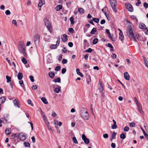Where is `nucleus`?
<instances>
[{
  "mask_svg": "<svg viewBox=\"0 0 148 148\" xmlns=\"http://www.w3.org/2000/svg\"><path fill=\"white\" fill-rule=\"evenodd\" d=\"M126 8L127 10L130 12H132L133 11V8L131 4L129 3L125 4Z\"/></svg>",
  "mask_w": 148,
  "mask_h": 148,
  "instance_id": "7",
  "label": "nucleus"
},
{
  "mask_svg": "<svg viewBox=\"0 0 148 148\" xmlns=\"http://www.w3.org/2000/svg\"><path fill=\"white\" fill-rule=\"evenodd\" d=\"M5 133L6 135H9L11 133L10 129H9V128H7L5 131Z\"/></svg>",
  "mask_w": 148,
  "mask_h": 148,
  "instance_id": "27",
  "label": "nucleus"
},
{
  "mask_svg": "<svg viewBox=\"0 0 148 148\" xmlns=\"http://www.w3.org/2000/svg\"><path fill=\"white\" fill-rule=\"evenodd\" d=\"M119 39L121 41L123 40L124 38L123 33H119Z\"/></svg>",
  "mask_w": 148,
  "mask_h": 148,
  "instance_id": "20",
  "label": "nucleus"
},
{
  "mask_svg": "<svg viewBox=\"0 0 148 148\" xmlns=\"http://www.w3.org/2000/svg\"><path fill=\"white\" fill-rule=\"evenodd\" d=\"M12 23L13 24H14L16 26H17V22L15 20H13Z\"/></svg>",
  "mask_w": 148,
  "mask_h": 148,
  "instance_id": "58",
  "label": "nucleus"
},
{
  "mask_svg": "<svg viewBox=\"0 0 148 148\" xmlns=\"http://www.w3.org/2000/svg\"><path fill=\"white\" fill-rule=\"evenodd\" d=\"M106 32L108 35V36H109V35H110L111 34L110 33V31L108 29H106Z\"/></svg>",
  "mask_w": 148,
  "mask_h": 148,
  "instance_id": "53",
  "label": "nucleus"
},
{
  "mask_svg": "<svg viewBox=\"0 0 148 148\" xmlns=\"http://www.w3.org/2000/svg\"><path fill=\"white\" fill-rule=\"evenodd\" d=\"M129 125L131 127H135V124L134 122L130 123Z\"/></svg>",
  "mask_w": 148,
  "mask_h": 148,
  "instance_id": "46",
  "label": "nucleus"
},
{
  "mask_svg": "<svg viewBox=\"0 0 148 148\" xmlns=\"http://www.w3.org/2000/svg\"><path fill=\"white\" fill-rule=\"evenodd\" d=\"M127 21L130 23V25L128 26L126 31L127 34L129 37L130 36H133L134 35L133 32L134 30V27L133 24L130 22L129 21Z\"/></svg>",
  "mask_w": 148,
  "mask_h": 148,
  "instance_id": "1",
  "label": "nucleus"
},
{
  "mask_svg": "<svg viewBox=\"0 0 148 148\" xmlns=\"http://www.w3.org/2000/svg\"><path fill=\"white\" fill-rule=\"evenodd\" d=\"M62 62L63 64H66L67 62V60L66 59H63L62 60Z\"/></svg>",
  "mask_w": 148,
  "mask_h": 148,
  "instance_id": "57",
  "label": "nucleus"
},
{
  "mask_svg": "<svg viewBox=\"0 0 148 148\" xmlns=\"http://www.w3.org/2000/svg\"><path fill=\"white\" fill-rule=\"evenodd\" d=\"M57 40L56 42V44L57 45H58V46L60 44V37H58L57 38Z\"/></svg>",
  "mask_w": 148,
  "mask_h": 148,
  "instance_id": "52",
  "label": "nucleus"
},
{
  "mask_svg": "<svg viewBox=\"0 0 148 148\" xmlns=\"http://www.w3.org/2000/svg\"><path fill=\"white\" fill-rule=\"evenodd\" d=\"M69 32L72 33H73L74 32V30L72 28L70 27L69 28Z\"/></svg>",
  "mask_w": 148,
  "mask_h": 148,
  "instance_id": "40",
  "label": "nucleus"
},
{
  "mask_svg": "<svg viewBox=\"0 0 148 148\" xmlns=\"http://www.w3.org/2000/svg\"><path fill=\"white\" fill-rule=\"evenodd\" d=\"M29 78L30 79L31 81L32 82H34V80L33 76L30 75L29 76Z\"/></svg>",
  "mask_w": 148,
  "mask_h": 148,
  "instance_id": "49",
  "label": "nucleus"
},
{
  "mask_svg": "<svg viewBox=\"0 0 148 148\" xmlns=\"http://www.w3.org/2000/svg\"><path fill=\"white\" fill-rule=\"evenodd\" d=\"M5 13L7 15H10L11 14V12L9 10H7L5 11Z\"/></svg>",
  "mask_w": 148,
  "mask_h": 148,
  "instance_id": "47",
  "label": "nucleus"
},
{
  "mask_svg": "<svg viewBox=\"0 0 148 148\" xmlns=\"http://www.w3.org/2000/svg\"><path fill=\"white\" fill-rule=\"evenodd\" d=\"M129 128L127 126H125L123 129V131L125 132H127L129 131Z\"/></svg>",
  "mask_w": 148,
  "mask_h": 148,
  "instance_id": "41",
  "label": "nucleus"
},
{
  "mask_svg": "<svg viewBox=\"0 0 148 148\" xmlns=\"http://www.w3.org/2000/svg\"><path fill=\"white\" fill-rule=\"evenodd\" d=\"M109 1L113 11L115 13H116L118 12L116 8V6L117 4L116 0H109Z\"/></svg>",
  "mask_w": 148,
  "mask_h": 148,
  "instance_id": "3",
  "label": "nucleus"
},
{
  "mask_svg": "<svg viewBox=\"0 0 148 148\" xmlns=\"http://www.w3.org/2000/svg\"><path fill=\"white\" fill-rule=\"evenodd\" d=\"M105 22V20L104 19H102L100 23L101 24H104Z\"/></svg>",
  "mask_w": 148,
  "mask_h": 148,
  "instance_id": "64",
  "label": "nucleus"
},
{
  "mask_svg": "<svg viewBox=\"0 0 148 148\" xmlns=\"http://www.w3.org/2000/svg\"><path fill=\"white\" fill-rule=\"evenodd\" d=\"M61 87L58 86V88H56L54 89V92L57 93H58L60 90Z\"/></svg>",
  "mask_w": 148,
  "mask_h": 148,
  "instance_id": "25",
  "label": "nucleus"
},
{
  "mask_svg": "<svg viewBox=\"0 0 148 148\" xmlns=\"http://www.w3.org/2000/svg\"><path fill=\"white\" fill-rule=\"evenodd\" d=\"M66 71V69L65 68H63L62 70L61 73L64 74L65 73Z\"/></svg>",
  "mask_w": 148,
  "mask_h": 148,
  "instance_id": "55",
  "label": "nucleus"
},
{
  "mask_svg": "<svg viewBox=\"0 0 148 148\" xmlns=\"http://www.w3.org/2000/svg\"><path fill=\"white\" fill-rule=\"evenodd\" d=\"M6 77V79L7 80V83H9V82H11V78L10 77L7 75Z\"/></svg>",
  "mask_w": 148,
  "mask_h": 148,
  "instance_id": "34",
  "label": "nucleus"
},
{
  "mask_svg": "<svg viewBox=\"0 0 148 148\" xmlns=\"http://www.w3.org/2000/svg\"><path fill=\"white\" fill-rule=\"evenodd\" d=\"M82 138L85 144H88L89 143L90 140L89 139L86 138L84 134H83L82 135Z\"/></svg>",
  "mask_w": 148,
  "mask_h": 148,
  "instance_id": "8",
  "label": "nucleus"
},
{
  "mask_svg": "<svg viewBox=\"0 0 148 148\" xmlns=\"http://www.w3.org/2000/svg\"><path fill=\"white\" fill-rule=\"evenodd\" d=\"M18 138L21 140L24 141L26 138L25 134L20 133L18 135Z\"/></svg>",
  "mask_w": 148,
  "mask_h": 148,
  "instance_id": "6",
  "label": "nucleus"
},
{
  "mask_svg": "<svg viewBox=\"0 0 148 148\" xmlns=\"http://www.w3.org/2000/svg\"><path fill=\"white\" fill-rule=\"evenodd\" d=\"M45 25L47 27V29L50 32H52L51 27V24H50L49 21L47 19H46L45 20Z\"/></svg>",
  "mask_w": 148,
  "mask_h": 148,
  "instance_id": "5",
  "label": "nucleus"
},
{
  "mask_svg": "<svg viewBox=\"0 0 148 148\" xmlns=\"http://www.w3.org/2000/svg\"><path fill=\"white\" fill-rule=\"evenodd\" d=\"M67 35L65 34H63L62 36L61 39L63 42H65L67 41L68 40V38H67Z\"/></svg>",
  "mask_w": 148,
  "mask_h": 148,
  "instance_id": "11",
  "label": "nucleus"
},
{
  "mask_svg": "<svg viewBox=\"0 0 148 148\" xmlns=\"http://www.w3.org/2000/svg\"><path fill=\"white\" fill-rule=\"evenodd\" d=\"M113 122L114 123L112 125V128L113 129H116L117 127V126L116 124V122L115 121V120L114 119H113L112 120Z\"/></svg>",
  "mask_w": 148,
  "mask_h": 148,
  "instance_id": "15",
  "label": "nucleus"
},
{
  "mask_svg": "<svg viewBox=\"0 0 148 148\" xmlns=\"http://www.w3.org/2000/svg\"><path fill=\"white\" fill-rule=\"evenodd\" d=\"M120 137L121 138L124 139L126 138V136L125 134H121L120 135Z\"/></svg>",
  "mask_w": 148,
  "mask_h": 148,
  "instance_id": "45",
  "label": "nucleus"
},
{
  "mask_svg": "<svg viewBox=\"0 0 148 148\" xmlns=\"http://www.w3.org/2000/svg\"><path fill=\"white\" fill-rule=\"evenodd\" d=\"M107 46L110 48V51L113 50V47L111 44L110 43H108Z\"/></svg>",
  "mask_w": 148,
  "mask_h": 148,
  "instance_id": "31",
  "label": "nucleus"
},
{
  "mask_svg": "<svg viewBox=\"0 0 148 148\" xmlns=\"http://www.w3.org/2000/svg\"><path fill=\"white\" fill-rule=\"evenodd\" d=\"M129 38H130L131 40H133L134 41L136 42L137 41L136 38L134 35H133V36L129 37Z\"/></svg>",
  "mask_w": 148,
  "mask_h": 148,
  "instance_id": "37",
  "label": "nucleus"
},
{
  "mask_svg": "<svg viewBox=\"0 0 148 148\" xmlns=\"http://www.w3.org/2000/svg\"><path fill=\"white\" fill-rule=\"evenodd\" d=\"M24 144L25 147H29L30 146V144L27 142H24Z\"/></svg>",
  "mask_w": 148,
  "mask_h": 148,
  "instance_id": "36",
  "label": "nucleus"
},
{
  "mask_svg": "<svg viewBox=\"0 0 148 148\" xmlns=\"http://www.w3.org/2000/svg\"><path fill=\"white\" fill-rule=\"evenodd\" d=\"M143 6L145 8H147L148 7V4L146 3H144L143 4Z\"/></svg>",
  "mask_w": 148,
  "mask_h": 148,
  "instance_id": "61",
  "label": "nucleus"
},
{
  "mask_svg": "<svg viewBox=\"0 0 148 148\" xmlns=\"http://www.w3.org/2000/svg\"><path fill=\"white\" fill-rule=\"evenodd\" d=\"M27 103L28 104H30L32 106H33L34 105L32 103H31V101L30 99H28L27 100Z\"/></svg>",
  "mask_w": 148,
  "mask_h": 148,
  "instance_id": "56",
  "label": "nucleus"
},
{
  "mask_svg": "<svg viewBox=\"0 0 148 148\" xmlns=\"http://www.w3.org/2000/svg\"><path fill=\"white\" fill-rule=\"evenodd\" d=\"M58 46V45L57 44L51 45L50 47L51 49H55L57 48Z\"/></svg>",
  "mask_w": 148,
  "mask_h": 148,
  "instance_id": "33",
  "label": "nucleus"
},
{
  "mask_svg": "<svg viewBox=\"0 0 148 148\" xmlns=\"http://www.w3.org/2000/svg\"><path fill=\"white\" fill-rule=\"evenodd\" d=\"M116 133L115 132H114L113 133L112 135V139H114L115 138L116 135Z\"/></svg>",
  "mask_w": 148,
  "mask_h": 148,
  "instance_id": "51",
  "label": "nucleus"
},
{
  "mask_svg": "<svg viewBox=\"0 0 148 148\" xmlns=\"http://www.w3.org/2000/svg\"><path fill=\"white\" fill-rule=\"evenodd\" d=\"M141 129L143 132V133L144 134V136L146 137L148 139V134L146 133L145 130L142 128H141Z\"/></svg>",
  "mask_w": 148,
  "mask_h": 148,
  "instance_id": "42",
  "label": "nucleus"
},
{
  "mask_svg": "<svg viewBox=\"0 0 148 148\" xmlns=\"http://www.w3.org/2000/svg\"><path fill=\"white\" fill-rule=\"evenodd\" d=\"M53 82L55 83L58 82L60 83L61 82V79L60 77H58L56 79H54L53 81Z\"/></svg>",
  "mask_w": 148,
  "mask_h": 148,
  "instance_id": "28",
  "label": "nucleus"
},
{
  "mask_svg": "<svg viewBox=\"0 0 148 148\" xmlns=\"http://www.w3.org/2000/svg\"><path fill=\"white\" fill-rule=\"evenodd\" d=\"M19 84L23 88L25 91H26V89L25 87L23 84V80L20 81L19 82Z\"/></svg>",
  "mask_w": 148,
  "mask_h": 148,
  "instance_id": "18",
  "label": "nucleus"
},
{
  "mask_svg": "<svg viewBox=\"0 0 148 148\" xmlns=\"http://www.w3.org/2000/svg\"><path fill=\"white\" fill-rule=\"evenodd\" d=\"M43 118L44 120V121L46 123V124L47 125V126L48 127L49 126V123L48 121V119H47V116L45 115H43Z\"/></svg>",
  "mask_w": 148,
  "mask_h": 148,
  "instance_id": "12",
  "label": "nucleus"
},
{
  "mask_svg": "<svg viewBox=\"0 0 148 148\" xmlns=\"http://www.w3.org/2000/svg\"><path fill=\"white\" fill-rule=\"evenodd\" d=\"M76 71L77 72V75H79L82 77H83V75L80 72V70L79 69H77L76 70Z\"/></svg>",
  "mask_w": 148,
  "mask_h": 148,
  "instance_id": "22",
  "label": "nucleus"
},
{
  "mask_svg": "<svg viewBox=\"0 0 148 148\" xmlns=\"http://www.w3.org/2000/svg\"><path fill=\"white\" fill-rule=\"evenodd\" d=\"M13 101L14 106L17 107L18 108H20V106L19 105L20 102L18 99H15Z\"/></svg>",
  "mask_w": 148,
  "mask_h": 148,
  "instance_id": "9",
  "label": "nucleus"
},
{
  "mask_svg": "<svg viewBox=\"0 0 148 148\" xmlns=\"http://www.w3.org/2000/svg\"><path fill=\"white\" fill-rule=\"evenodd\" d=\"M5 120V119L3 118H1L0 119V123H3V121Z\"/></svg>",
  "mask_w": 148,
  "mask_h": 148,
  "instance_id": "60",
  "label": "nucleus"
},
{
  "mask_svg": "<svg viewBox=\"0 0 148 148\" xmlns=\"http://www.w3.org/2000/svg\"><path fill=\"white\" fill-rule=\"evenodd\" d=\"M22 61L24 64H26L27 62V60L25 58H23L22 59Z\"/></svg>",
  "mask_w": 148,
  "mask_h": 148,
  "instance_id": "44",
  "label": "nucleus"
},
{
  "mask_svg": "<svg viewBox=\"0 0 148 148\" xmlns=\"http://www.w3.org/2000/svg\"><path fill=\"white\" fill-rule=\"evenodd\" d=\"M130 18L132 19H135L137 22H138V20L137 18L136 17V16L134 15H132L131 16Z\"/></svg>",
  "mask_w": 148,
  "mask_h": 148,
  "instance_id": "54",
  "label": "nucleus"
},
{
  "mask_svg": "<svg viewBox=\"0 0 148 148\" xmlns=\"http://www.w3.org/2000/svg\"><path fill=\"white\" fill-rule=\"evenodd\" d=\"M40 37V35L38 34H35L34 35V41L36 45V43L39 44Z\"/></svg>",
  "mask_w": 148,
  "mask_h": 148,
  "instance_id": "4",
  "label": "nucleus"
},
{
  "mask_svg": "<svg viewBox=\"0 0 148 148\" xmlns=\"http://www.w3.org/2000/svg\"><path fill=\"white\" fill-rule=\"evenodd\" d=\"M71 24H74V18L73 17H71L70 18Z\"/></svg>",
  "mask_w": 148,
  "mask_h": 148,
  "instance_id": "38",
  "label": "nucleus"
},
{
  "mask_svg": "<svg viewBox=\"0 0 148 148\" xmlns=\"http://www.w3.org/2000/svg\"><path fill=\"white\" fill-rule=\"evenodd\" d=\"M41 100L45 104H47L48 103V102L47 99L45 97H42L41 98Z\"/></svg>",
  "mask_w": 148,
  "mask_h": 148,
  "instance_id": "24",
  "label": "nucleus"
},
{
  "mask_svg": "<svg viewBox=\"0 0 148 148\" xmlns=\"http://www.w3.org/2000/svg\"><path fill=\"white\" fill-rule=\"evenodd\" d=\"M6 100V97L5 96L2 97L0 98V105L3 103Z\"/></svg>",
  "mask_w": 148,
  "mask_h": 148,
  "instance_id": "16",
  "label": "nucleus"
},
{
  "mask_svg": "<svg viewBox=\"0 0 148 148\" xmlns=\"http://www.w3.org/2000/svg\"><path fill=\"white\" fill-rule=\"evenodd\" d=\"M98 40L97 38H95L94 39L93 41V44H96L98 42Z\"/></svg>",
  "mask_w": 148,
  "mask_h": 148,
  "instance_id": "39",
  "label": "nucleus"
},
{
  "mask_svg": "<svg viewBox=\"0 0 148 148\" xmlns=\"http://www.w3.org/2000/svg\"><path fill=\"white\" fill-rule=\"evenodd\" d=\"M97 29L95 27H94L92 29L91 31L90 32V34H94L95 32H96Z\"/></svg>",
  "mask_w": 148,
  "mask_h": 148,
  "instance_id": "30",
  "label": "nucleus"
},
{
  "mask_svg": "<svg viewBox=\"0 0 148 148\" xmlns=\"http://www.w3.org/2000/svg\"><path fill=\"white\" fill-rule=\"evenodd\" d=\"M62 8V6L60 5H57L56 8V10L57 11H58Z\"/></svg>",
  "mask_w": 148,
  "mask_h": 148,
  "instance_id": "26",
  "label": "nucleus"
},
{
  "mask_svg": "<svg viewBox=\"0 0 148 148\" xmlns=\"http://www.w3.org/2000/svg\"><path fill=\"white\" fill-rule=\"evenodd\" d=\"M139 27L143 30H146L147 29L146 26L145 24L143 23H141L139 25Z\"/></svg>",
  "mask_w": 148,
  "mask_h": 148,
  "instance_id": "13",
  "label": "nucleus"
},
{
  "mask_svg": "<svg viewBox=\"0 0 148 148\" xmlns=\"http://www.w3.org/2000/svg\"><path fill=\"white\" fill-rule=\"evenodd\" d=\"M60 69L61 67L60 66H58L55 68V71H58L60 70Z\"/></svg>",
  "mask_w": 148,
  "mask_h": 148,
  "instance_id": "50",
  "label": "nucleus"
},
{
  "mask_svg": "<svg viewBox=\"0 0 148 148\" xmlns=\"http://www.w3.org/2000/svg\"><path fill=\"white\" fill-rule=\"evenodd\" d=\"M81 115L83 119L88 120L89 118V115L88 112L86 109L83 108L81 111Z\"/></svg>",
  "mask_w": 148,
  "mask_h": 148,
  "instance_id": "2",
  "label": "nucleus"
},
{
  "mask_svg": "<svg viewBox=\"0 0 148 148\" xmlns=\"http://www.w3.org/2000/svg\"><path fill=\"white\" fill-rule=\"evenodd\" d=\"M111 147L112 148H115L116 147V145L115 143H112L111 144Z\"/></svg>",
  "mask_w": 148,
  "mask_h": 148,
  "instance_id": "63",
  "label": "nucleus"
},
{
  "mask_svg": "<svg viewBox=\"0 0 148 148\" xmlns=\"http://www.w3.org/2000/svg\"><path fill=\"white\" fill-rule=\"evenodd\" d=\"M73 44L72 42H70L68 43V45L70 47H72L73 46Z\"/></svg>",
  "mask_w": 148,
  "mask_h": 148,
  "instance_id": "62",
  "label": "nucleus"
},
{
  "mask_svg": "<svg viewBox=\"0 0 148 148\" xmlns=\"http://www.w3.org/2000/svg\"><path fill=\"white\" fill-rule=\"evenodd\" d=\"M23 77V74L21 73H19L18 75V78L19 80H21Z\"/></svg>",
  "mask_w": 148,
  "mask_h": 148,
  "instance_id": "23",
  "label": "nucleus"
},
{
  "mask_svg": "<svg viewBox=\"0 0 148 148\" xmlns=\"http://www.w3.org/2000/svg\"><path fill=\"white\" fill-rule=\"evenodd\" d=\"M124 77L125 79L128 80L129 81L130 80V76L128 73L127 72H125L124 73Z\"/></svg>",
  "mask_w": 148,
  "mask_h": 148,
  "instance_id": "14",
  "label": "nucleus"
},
{
  "mask_svg": "<svg viewBox=\"0 0 148 148\" xmlns=\"http://www.w3.org/2000/svg\"><path fill=\"white\" fill-rule=\"evenodd\" d=\"M137 105L138 107V108L139 111H140V112L141 113V112H143V111L142 110V108L140 104L139 103L138 104L137 103Z\"/></svg>",
  "mask_w": 148,
  "mask_h": 148,
  "instance_id": "29",
  "label": "nucleus"
},
{
  "mask_svg": "<svg viewBox=\"0 0 148 148\" xmlns=\"http://www.w3.org/2000/svg\"><path fill=\"white\" fill-rule=\"evenodd\" d=\"M108 37L110 39L113 41H114L115 40V38L114 37V34H112V35H109L108 36Z\"/></svg>",
  "mask_w": 148,
  "mask_h": 148,
  "instance_id": "21",
  "label": "nucleus"
},
{
  "mask_svg": "<svg viewBox=\"0 0 148 148\" xmlns=\"http://www.w3.org/2000/svg\"><path fill=\"white\" fill-rule=\"evenodd\" d=\"M103 136L104 138H106L108 137V135L106 133L104 134L103 135Z\"/></svg>",
  "mask_w": 148,
  "mask_h": 148,
  "instance_id": "59",
  "label": "nucleus"
},
{
  "mask_svg": "<svg viewBox=\"0 0 148 148\" xmlns=\"http://www.w3.org/2000/svg\"><path fill=\"white\" fill-rule=\"evenodd\" d=\"M92 21L97 23H98L99 22V19L97 18H92Z\"/></svg>",
  "mask_w": 148,
  "mask_h": 148,
  "instance_id": "35",
  "label": "nucleus"
},
{
  "mask_svg": "<svg viewBox=\"0 0 148 148\" xmlns=\"http://www.w3.org/2000/svg\"><path fill=\"white\" fill-rule=\"evenodd\" d=\"M25 48V45L23 41H20L19 43L18 49H23Z\"/></svg>",
  "mask_w": 148,
  "mask_h": 148,
  "instance_id": "10",
  "label": "nucleus"
},
{
  "mask_svg": "<svg viewBox=\"0 0 148 148\" xmlns=\"http://www.w3.org/2000/svg\"><path fill=\"white\" fill-rule=\"evenodd\" d=\"M45 1L44 0H40L38 6L40 7H41L43 5L45 4Z\"/></svg>",
  "mask_w": 148,
  "mask_h": 148,
  "instance_id": "17",
  "label": "nucleus"
},
{
  "mask_svg": "<svg viewBox=\"0 0 148 148\" xmlns=\"http://www.w3.org/2000/svg\"><path fill=\"white\" fill-rule=\"evenodd\" d=\"M92 51V49L90 48H89L87 50H86L85 52H86L91 53Z\"/></svg>",
  "mask_w": 148,
  "mask_h": 148,
  "instance_id": "48",
  "label": "nucleus"
},
{
  "mask_svg": "<svg viewBox=\"0 0 148 148\" xmlns=\"http://www.w3.org/2000/svg\"><path fill=\"white\" fill-rule=\"evenodd\" d=\"M73 142L75 144H78V142L75 137H73L72 138Z\"/></svg>",
  "mask_w": 148,
  "mask_h": 148,
  "instance_id": "43",
  "label": "nucleus"
},
{
  "mask_svg": "<svg viewBox=\"0 0 148 148\" xmlns=\"http://www.w3.org/2000/svg\"><path fill=\"white\" fill-rule=\"evenodd\" d=\"M78 11L80 13H83L84 12V10L83 8H78Z\"/></svg>",
  "mask_w": 148,
  "mask_h": 148,
  "instance_id": "32",
  "label": "nucleus"
},
{
  "mask_svg": "<svg viewBox=\"0 0 148 148\" xmlns=\"http://www.w3.org/2000/svg\"><path fill=\"white\" fill-rule=\"evenodd\" d=\"M49 76L51 78H53L55 75V73L53 72H49Z\"/></svg>",
  "mask_w": 148,
  "mask_h": 148,
  "instance_id": "19",
  "label": "nucleus"
}]
</instances>
